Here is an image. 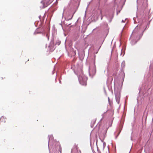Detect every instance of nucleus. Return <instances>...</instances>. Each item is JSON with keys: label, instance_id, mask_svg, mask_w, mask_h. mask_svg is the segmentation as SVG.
I'll list each match as a JSON object with an SVG mask.
<instances>
[{"label": "nucleus", "instance_id": "f257e3e1", "mask_svg": "<svg viewBox=\"0 0 153 153\" xmlns=\"http://www.w3.org/2000/svg\"><path fill=\"white\" fill-rule=\"evenodd\" d=\"M87 78L85 76L82 75L79 77V83L83 85L86 86L87 85L86 81Z\"/></svg>", "mask_w": 153, "mask_h": 153}, {"label": "nucleus", "instance_id": "f03ea898", "mask_svg": "<svg viewBox=\"0 0 153 153\" xmlns=\"http://www.w3.org/2000/svg\"><path fill=\"white\" fill-rule=\"evenodd\" d=\"M78 149V145L76 144H74V147L73 149H72L71 150V151L72 152L74 151H77Z\"/></svg>", "mask_w": 153, "mask_h": 153}, {"label": "nucleus", "instance_id": "7ed1b4c3", "mask_svg": "<svg viewBox=\"0 0 153 153\" xmlns=\"http://www.w3.org/2000/svg\"><path fill=\"white\" fill-rule=\"evenodd\" d=\"M120 95L119 94L118 95H117L116 97V100L117 102H118V103H119L120 101Z\"/></svg>", "mask_w": 153, "mask_h": 153}, {"label": "nucleus", "instance_id": "20e7f679", "mask_svg": "<svg viewBox=\"0 0 153 153\" xmlns=\"http://www.w3.org/2000/svg\"><path fill=\"white\" fill-rule=\"evenodd\" d=\"M38 29H37L36 31L34 33V34L36 35V34H37V33H40V32H38Z\"/></svg>", "mask_w": 153, "mask_h": 153}, {"label": "nucleus", "instance_id": "39448f33", "mask_svg": "<svg viewBox=\"0 0 153 153\" xmlns=\"http://www.w3.org/2000/svg\"><path fill=\"white\" fill-rule=\"evenodd\" d=\"M60 44V42L59 41L56 43V44L57 45H59Z\"/></svg>", "mask_w": 153, "mask_h": 153}, {"label": "nucleus", "instance_id": "423d86ee", "mask_svg": "<svg viewBox=\"0 0 153 153\" xmlns=\"http://www.w3.org/2000/svg\"><path fill=\"white\" fill-rule=\"evenodd\" d=\"M102 16L101 15V19H102Z\"/></svg>", "mask_w": 153, "mask_h": 153}, {"label": "nucleus", "instance_id": "0eeeda50", "mask_svg": "<svg viewBox=\"0 0 153 153\" xmlns=\"http://www.w3.org/2000/svg\"><path fill=\"white\" fill-rule=\"evenodd\" d=\"M3 118H4L2 117H1V118L0 119V120H1V119H2Z\"/></svg>", "mask_w": 153, "mask_h": 153}, {"label": "nucleus", "instance_id": "6e6552de", "mask_svg": "<svg viewBox=\"0 0 153 153\" xmlns=\"http://www.w3.org/2000/svg\"><path fill=\"white\" fill-rule=\"evenodd\" d=\"M48 34H47V35H46V36H48Z\"/></svg>", "mask_w": 153, "mask_h": 153}, {"label": "nucleus", "instance_id": "1a4fd4ad", "mask_svg": "<svg viewBox=\"0 0 153 153\" xmlns=\"http://www.w3.org/2000/svg\"><path fill=\"white\" fill-rule=\"evenodd\" d=\"M75 54H76V52L75 51Z\"/></svg>", "mask_w": 153, "mask_h": 153}]
</instances>
